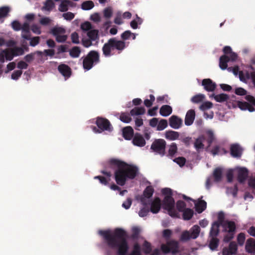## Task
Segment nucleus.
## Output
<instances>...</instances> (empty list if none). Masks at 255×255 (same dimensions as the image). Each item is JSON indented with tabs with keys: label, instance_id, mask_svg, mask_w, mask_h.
<instances>
[{
	"label": "nucleus",
	"instance_id": "1",
	"mask_svg": "<svg viewBox=\"0 0 255 255\" xmlns=\"http://www.w3.org/2000/svg\"><path fill=\"white\" fill-rule=\"evenodd\" d=\"M98 233L110 249L117 251V255H127L129 246L126 239L127 233L124 230L116 228L113 232L110 230H100ZM129 255H141L140 247L138 243L134 244L133 250Z\"/></svg>",
	"mask_w": 255,
	"mask_h": 255
},
{
	"label": "nucleus",
	"instance_id": "2",
	"mask_svg": "<svg viewBox=\"0 0 255 255\" xmlns=\"http://www.w3.org/2000/svg\"><path fill=\"white\" fill-rule=\"evenodd\" d=\"M106 169L115 170V179L120 186L125 185L128 179H133L138 174V168L133 164H128L118 159L111 158L106 164Z\"/></svg>",
	"mask_w": 255,
	"mask_h": 255
},
{
	"label": "nucleus",
	"instance_id": "3",
	"mask_svg": "<svg viewBox=\"0 0 255 255\" xmlns=\"http://www.w3.org/2000/svg\"><path fill=\"white\" fill-rule=\"evenodd\" d=\"M161 192L164 195L162 202L163 209L166 210L168 214L171 217L179 218V214L175 208V201L172 197V190L168 188H165L162 189Z\"/></svg>",
	"mask_w": 255,
	"mask_h": 255
},
{
	"label": "nucleus",
	"instance_id": "4",
	"mask_svg": "<svg viewBox=\"0 0 255 255\" xmlns=\"http://www.w3.org/2000/svg\"><path fill=\"white\" fill-rule=\"evenodd\" d=\"M127 46L128 45L125 41L119 40L114 37L109 39L107 42L104 44L102 47V51L103 55L105 57H108L113 55L112 53V51L117 50L118 53L120 54Z\"/></svg>",
	"mask_w": 255,
	"mask_h": 255
},
{
	"label": "nucleus",
	"instance_id": "5",
	"mask_svg": "<svg viewBox=\"0 0 255 255\" xmlns=\"http://www.w3.org/2000/svg\"><path fill=\"white\" fill-rule=\"evenodd\" d=\"M161 253L164 255L170 254L171 255H179V246L177 241L171 240L167 241L166 244L161 245L160 250L155 249L151 251L150 255H161Z\"/></svg>",
	"mask_w": 255,
	"mask_h": 255
},
{
	"label": "nucleus",
	"instance_id": "6",
	"mask_svg": "<svg viewBox=\"0 0 255 255\" xmlns=\"http://www.w3.org/2000/svg\"><path fill=\"white\" fill-rule=\"evenodd\" d=\"M100 55L98 51H90L88 54L83 58V66L86 70H90L94 65L100 62Z\"/></svg>",
	"mask_w": 255,
	"mask_h": 255
},
{
	"label": "nucleus",
	"instance_id": "7",
	"mask_svg": "<svg viewBox=\"0 0 255 255\" xmlns=\"http://www.w3.org/2000/svg\"><path fill=\"white\" fill-rule=\"evenodd\" d=\"M221 226L223 228V232L227 233L224 237L223 242L229 243L234 238L236 230V224L234 221L226 220Z\"/></svg>",
	"mask_w": 255,
	"mask_h": 255
},
{
	"label": "nucleus",
	"instance_id": "8",
	"mask_svg": "<svg viewBox=\"0 0 255 255\" xmlns=\"http://www.w3.org/2000/svg\"><path fill=\"white\" fill-rule=\"evenodd\" d=\"M200 228L198 225H194L189 231H183L180 240L182 242H187L190 239H195L199 235Z\"/></svg>",
	"mask_w": 255,
	"mask_h": 255
},
{
	"label": "nucleus",
	"instance_id": "9",
	"mask_svg": "<svg viewBox=\"0 0 255 255\" xmlns=\"http://www.w3.org/2000/svg\"><path fill=\"white\" fill-rule=\"evenodd\" d=\"M166 142L163 139H156L152 143L150 149L152 152L163 156L165 154Z\"/></svg>",
	"mask_w": 255,
	"mask_h": 255
},
{
	"label": "nucleus",
	"instance_id": "10",
	"mask_svg": "<svg viewBox=\"0 0 255 255\" xmlns=\"http://www.w3.org/2000/svg\"><path fill=\"white\" fill-rule=\"evenodd\" d=\"M96 124L102 131H111L113 129L110 121L106 118L98 117Z\"/></svg>",
	"mask_w": 255,
	"mask_h": 255
},
{
	"label": "nucleus",
	"instance_id": "11",
	"mask_svg": "<svg viewBox=\"0 0 255 255\" xmlns=\"http://www.w3.org/2000/svg\"><path fill=\"white\" fill-rule=\"evenodd\" d=\"M101 173L106 176L108 178L102 176H96L94 177L95 179H98L100 182L104 185H108L109 182L111 180L110 177L112 176V173L110 171H108L106 170H103L101 171Z\"/></svg>",
	"mask_w": 255,
	"mask_h": 255
},
{
	"label": "nucleus",
	"instance_id": "12",
	"mask_svg": "<svg viewBox=\"0 0 255 255\" xmlns=\"http://www.w3.org/2000/svg\"><path fill=\"white\" fill-rule=\"evenodd\" d=\"M243 149L238 143L232 144L230 146V153L232 156L240 158L242 155Z\"/></svg>",
	"mask_w": 255,
	"mask_h": 255
},
{
	"label": "nucleus",
	"instance_id": "13",
	"mask_svg": "<svg viewBox=\"0 0 255 255\" xmlns=\"http://www.w3.org/2000/svg\"><path fill=\"white\" fill-rule=\"evenodd\" d=\"M202 85L208 92H213L216 88V84L210 79H204L202 81Z\"/></svg>",
	"mask_w": 255,
	"mask_h": 255
},
{
	"label": "nucleus",
	"instance_id": "14",
	"mask_svg": "<svg viewBox=\"0 0 255 255\" xmlns=\"http://www.w3.org/2000/svg\"><path fill=\"white\" fill-rule=\"evenodd\" d=\"M132 142L133 145L143 147L145 145L146 142L143 136L139 133H135L132 138Z\"/></svg>",
	"mask_w": 255,
	"mask_h": 255
},
{
	"label": "nucleus",
	"instance_id": "15",
	"mask_svg": "<svg viewBox=\"0 0 255 255\" xmlns=\"http://www.w3.org/2000/svg\"><path fill=\"white\" fill-rule=\"evenodd\" d=\"M169 124L172 128L178 129L182 124V120L177 116L173 115L169 119Z\"/></svg>",
	"mask_w": 255,
	"mask_h": 255
},
{
	"label": "nucleus",
	"instance_id": "16",
	"mask_svg": "<svg viewBox=\"0 0 255 255\" xmlns=\"http://www.w3.org/2000/svg\"><path fill=\"white\" fill-rule=\"evenodd\" d=\"M161 205V201L159 197H156L151 202L150 211L153 214H156L158 213Z\"/></svg>",
	"mask_w": 255,
	"mask_h": 255
},
{
	"label": "nucleus",
	"instance_id": "17",
	"mask_svg": "<svg viewBox=\"0 0 255 255\" xmlns=\"http://www.w3.org/2000/svg\"><path fill=\"white\" fill-rule=\"evenodd\" d=\"M59 72L65 78H69L71 75V68L65 64H60L58 67Z\"/></svg>",
	"mask_w": 255,
	"mask_h": 255
},
{
	"label": "nucleus",
	"instance_id": "18",
	"mask_svg": "<svg viewBox=\"0 0 255 255\" xmlns=\"http://www.w3.org/2000/svg\"><path fill=\"white\" fill-rule=\"evenodd\" d=\"M195 118V112L194 110L191 109L188 111L185 118V124L186 126H190L193 123Z\"/></svg>",
	"mask_w": 255,
	"mask_h": 255
},
{
	"label": "nucleus",
	"instance_id": "19",
	"mask_svg": "<svg viewBox=\"0 0 255 255\" xmlns=\"http://www.w3.org/2000/svg\"><path fill=\"white\" fill-rule=\"evenodd\" d=\"M248 176V170L246 168L242 167L239 168L238 171V180L242 183L246 180Z\"/></svg>",
	"mask_w": 255,
	"mask_h": 255
},
{
	"label": "nucleus",
	"instance_id": "20",
	"mask_svg": "<svg viewBox=\"0 0 255 255\" xmlns=\"http://www.w3.org/2000/svg\"><path fill=\"white\" fill-rule=\"evenodd\" d=\"M246 251L248 253L253 254L255 253V240L250 238L246 242L245 246Z\"/></svg>",
	"mask_w": 255,
	"mask_h": 255
},
{
	"label": "nucleus",
	"instance_id": "21",
	"mask_svg": "<svg viewBox=\"0 0 255 255\" xmlns=\"http://www.w3.org/2000/svg\"><path fill=\"white\" fill-rule=\"evenodd\" d=\"M134 135L133 129L131 127H127L123 129V136L125 139L130 140Z\"/></svg>",
	"mask_w": 255,
	"mask_h": 255
},
{
	"label": "nucleus",
	"instance_id": "22",
	"mask_svg": "<svg viewBox=\"0 0 255 255\" xmlns=\"http://www.w3.org/2000/svg\"><path fill=\"white\" fill-rule=\"evenodd\" d=\"M220 225L217 222H213L212 224L209 233V237H217L219 234V227Z\"/></svg>",
	"mask_w": 255,
	"mask_h": 255
},
{
	"label": "nucleus",
	"instance_id": "23",
	"mask_svg": "<svg viewBox=\"0 0 255 255\" xmlns=\"http://www.w3.org/2000/svg\"><path fill=\"white\" fill-rule=\"evenodd\" d=\"M165 138L170 140L177 139L179 137V133L177 131L169 130L165 132Z\"/></svg>",
	"mask_w": 255,
	"mask_h": 255
},
{
	"label": "nucleus",
	"instance_id": "24",
	"mask_svg": "<svg viewBox=\"0 0 255 255\" xmlns=\"http://www.w3.org/2000/svg\"><path fill=\"white\" fill-rule=\"evenodd\" d=\"M209 247L212 251H216L219 245V239L215 237H209Z\"/></svg>",
	"mask_w": 255,
	"mask_h": 255
},
{
	"label": "nucleus",
	"instance_id": "25",
	"mask_svg": "<svg viewBox=\"0 0 255 255\" xmlns=\"http://www.w3.org/2000/svg\"><path fill=\"white\" fill-rule=\"evenodd\" d=\"M75 5L73 1H61L59 7V10L60 11H66L68 9L69 6H74Z\"/></svg>",
	"mask_w": 255,
	"mask_h": 255
},
{
	"label": "nucleus",
	"instance_id": "26",
	"mask_svg": "<svg viewBox=\"0 0 255 255\" xmlns=\"http://www.w3.org/2000/svg\"><path fill=\"white\" fill-rule=\"evenodd\" d=\"M172 112V109L171 107L169 105L162 106L159 111L160 114L163 117H167L170 115Z\"/></svg>",
	"mask_w": 255,
	"mask_h": 255
},
{
	"label": "nucleus",
	"instance_id": "27",
	"mask_svg": "<svg viewBox=\"0 0 255 255\" xmlns=\"http://www.w3.org/2000/svg\"><path fill=\"white\" fill-rule=\"evenodd\" d=\"M230 61L228 56L223 55L220 58L219 66L222 70H225L228 67V62Z\"/></svg>",
	"mask_w": 255,
	"mask_h": 255
},
{
	"label": "nucleus",
	"instance_id": "28",
	"mask_svg": "<svg viewBox=\"0 0 255 255\" xmlns=\"http://www.w3.org/2000/svg\"><path fill=\"white\" fill-rule=\"evenodd\" d=\"M205 139V137L203 135L199 136L196 139L194 142V146L197 151H199L200 149H203L204 148V145L203 142Z\"/></svg>",
	"mask_w": 255,
	"mask_h": 255
},
{
	"label": "nucleus",
	"instance_id": "29",
	"mask_svg": "<svg viewBox=\"0 0 255 255\" xmlns=\"http://www.w3.org/2000/svg\"><path fill=\"white\" fill-rule=\"evenodd\" d=\"M207 207V203L204 200H200L195 205L196 211L198 213L203 212Z\"/></svg>",
	"mask_w": 255,
	"mask_h": 255
},
{
	"label": "nucleus",
	"instance_id": "30",
	"mask_svg": "<svg viewBox=\"0 0 255 255\" xmlns=\"http://www.w3.org/2000/svg\"><path fill=\"white\" fill-rule=\"evenodd\" d=\"M222 169L218 167L214 169L213 173L214 180L216 182H219L221 181L222 178Z\"/></svg>",
	"mask_w": 255,
	"mask_h": 255
},
{
	"label": "nucleus",
	"instance_id": "31",
	"mask_svg": "<svg viewBox=\"0 0 255 255\" xmlns=\"http://www.w3.org/2000/svg\"><path fill=\"white\" fill-rule=\"evenodd\" d=\"M3 53H4L6 60L8 61L12 60L14 56H17V54L14 52L13 49H5L3 50Z\"/></svg>",
	"mask_w": 255,
	"mask_h": 255
},
{
	"label": "nucleus",
	"instance_id": "32",
	"mask_svg": "<svg viewBox=\"0 0 255 255\" xmlns=\"http://www.w3.org/2000/svg\"><path fill=\"white\" fill-rule=\"evenodd\" d=\"M145 112V109L143 107H135L133 109H132L130 112V114L132 116H139V115H143Z\"/></svg>",
	"mask_w": 255,
	"mask_h": 255
},
{
	"label": "nucleus",
	"instance_id": "33",
	"mask_svg": "<svg viewBox=\"0 0 255 255\" xmlns=\"http://www.w3.org/2000/svg\"><path fill=\"white\" fill-rule=\"evenodd\" d=\"M214 99L217 102L222 103L227 101L229 99V96L226 94H220L218 95H213Z\"/></svg>",
	"mask_w": 255,
	"mask_h": 255
},
{
	"label": "nucleus",
	"instance_id": "34",
	"mask_svg": "<svg viewBox=\"0 0 255 255\" xmlns=\"http://www.w3.org/2000/svg\"><path fill=\"white\" fill-rule=\"evenodd\" d=\"M36 54L39 56H41L42 54V52L40 51H36L34 52L31 53L25 56L24 59L26 62L30 63L34 59V56Z\"/></svg>",
	"mask_w": 255,
	"mask_h": 255
},
{
	"label": "nucleus",
	"instance_id": "35",
	"mask_svg": "<svg viewBox=\"0 0 255 255\" xmlns=\"http://www.w3.org/2000/svg\"><path fill=\"white\" fill-rule=\"evenodd\" d=\"M81 52V49L78 46H74L69 50V55L72 58H78Z\"/></svg>",
	"mask_w": 255,
	"mask_h": 255
},
{
	"label": "nucleus",
	"instance_id": "36",
	"mask_svg": "<svg viewBox=\"0 0 255 255\" xmlns=\"http://www.w3.org/2000/svg\"><path fill=\"white\" fill-rule=\"evenodd\" d=\"M142 250L144 254L149 255L152 251L151 244L147 241H144L142 245Z\"/></svg>",
	"mask_w": 255,
	"mask_h": 255
},
{
	"label": "nucleus",
	"instance_id": "37",
	"mask_svg": "<svg viewBox=\"0 0 255 255\" xmlns=\"http://www.w3.org/2000/svg\"><path fill=\"white\" fill-rule=\"evenodd\" d=\"M206 140L208 143V146H210L211 144L215 140V135L213 131L211 130H208L206 132Z\"/></svg>",
	"mask_w": 255,
	"mask_h": 255
},
{
	"label": "nucleus",
	"instance_id": "38",
	"mask_svg": "<svg viewBox=\"0 0 255 255\" xmlns=\"http://www.w3.org/2000/svg\"><path fill=\"white\" fill-rule=\"evenodd\" d=\"M99 30L97 29H91L87 33L88 37L93 41L99 40V36L98 35Z\"/></svg>",
	"mask_w": 255,
	"mask_h": 255
},
{
	"label": "nucleus",
	"instance_id": "39",
	"mask_svg": "<svg viewBox=\"0 0 255 255\" xmlns=\"http://www.w3.org/2000/svg\"><path fill=\"white\" fill-rule=\"evenodd\" d=\"M183 212V219L184 220H190L193 216L194 212L191 209L186 208Z\"/></svg>",
	"mask_w": 255,
	"mask_h": 255
},
{
	"label": "nucleus",
	"instance_id": "40",
	"mask_svg": "<svg viewBox=\"0 0 255 255\" xmlns=\"http://www.w3.org/2000/svg\"><path fill=\"white\" fill-rule=\"evenodd\" d=\"M205 98V96L204 94H199L193 96L191 101L193 103L198 104L202 102Z\"/></svg>",
	"mask_w": 255,
	"mask_h": 255
},
{
	"label": "nucleus",
	"instance_id": "41",
	"mask_svg": "<svg viewBox=\"0 0 255 255\" xmlns=\"http://www.w3.org/2000/svg\"><path fill=\"white\" fill-rule=\"evenodd\" d=\"M177 146L175 143L172 142L169 146L168 155L171 157L174 156L177 151Z\"/></svg>",
	"mask_w": 255,
	"mask_h": 255
},
{
	"label": "nucleus",
	"instance_id": "42",
	"mask_svg": "<svg viewBox=\"0 0 255 255\" xmlns=\"http://www.w3.org/2000/svg\"><path fill=\"white\" fill-rule=\"evenodd\" d=\"M154 192V189L151 186H148L144 189L143 194L144 197L150 198L152 197Z\"/></svg>",
	"mask_w": 255,
	"mask_h": 255
},
{
	"label": "nucleus",
	"instance_id": "43",
	"mask_svg": "<svg viewBox=\"0 0 255 255\" xmlns=\"http://www.w3.org/2000/svg\"><path fill=\"white\" fill-rule=\"evenodd\" d=\"M65 32V30L62 27H54L51 29V33L55 36Z\"/></svg>",
	"mask_w": 255,
	"mask_h": 255
},
{
	"label": "nucleus",
	"instance_id": "44",
	"mask_svg": "<svg viewBox=\"0 0 255 255\" xmlns=\"http://www.w3.org/2000/svg\"><path fill=\"white\" fill-rule=\"evenodd\" d=\"M94 6L93 1H84L81 4V8L84 10H90Z\"/></svg>",
	"mask_w": 255,
	"mask_h": 255
},
{
	"label": "nucleus",
	"instance_id": "45",
	"mask_svg": "<svg viewBox=\"0 0 255 255\" xmlns=\"http://www.w3.org/2000/svg\"><path fill=\"white\" fill-rule=\"evenodd\" d=\"M54 7L53 1H45L44 6L42 8V10L50 11Z\"/></svg>",
	"mask_w": 255,
	"mask_h": 255
},
{
	"label": "nucleus",
	"instance_id": "46",
	"mask_svg": "<svg viewBox=\"0 0 255 255\" xmlns=\"http://www.w3.org/2000/svg\"><path fill=\"white\" fill-rule=\"evenodd\" d=\"M168 126L167 121L165 119H161L158 123L157 130L161 131L165 129Z\"/></svg>",
	"mask_w": 255,
	"mask_h": 255
},
{
	"label": "nucleus",
	"instance_id": "47",
	"mask_svg": "<svg viewBox=\"0 0 255 255\" xmlns=\"http://www.w3.org/2000/svg\"><path fill=\"white\" fill-rule=\"evenodd\" d=\"M227 248L229 251L235 255L237 252L238 246L235 242L232 241L230 243L229 247Z\"/></svg>",
	"mask_w": 255,
	"mask_h": 255
},
{
	"label": "nucleus",
	"instance_id": "48",
	"mask_svg": "<svg viewBox=\"0 0 255 255\" xmlns=\"http://www.w3.org/2000/svg\"><path fill=\"white\" fill-rule=\"evenodd\" d=\"M120 119L124 123H128L131 121V118L128 113H122Z\"/></svg>",
	"mask_w": 255,
	"mask_h": 255
},
{
	"label": "nucleus",
	"instance_id": "49",
	"mask_svg": "<svg viewBox=\"0 0 255 255\" xmlns=\"http://www.w3.org/2000/svg\"><path fill=\"white\" fill-rule=\"evenodd\" d=\"M246 237L244 233H241L237 236V242L239 246H242L244 244Z\"/></svg>",
	"mask_w": 255,
	"mask_h": 255
},
{
	"label": "nucleus",
	"instance_id": "50",
	"mask_svg": "<svg viewBox=\"0 0 255 255\" xmlns=\"http://www.w3.org/2000/svg\"><path fill=\"white\" fill-rule=\"evenodd\" d=\"M132 33L130 30H126L124 31L121 35L122 41H125L128 40L132 35Z\"/></svg>",
	"mask_w": 255,
	"mask_h": 255
},
{
	"label": "nucleus",
	"instance_id": "51",
	"mask_svg": "<svg viewBox=\"0 0 255 255\" xmlns=\"http://www.w3.org/2000/svg\"><path fill=\"white\" fill-rule=\"evenodd\" d=\"M173 161L178 164L180 167H182L185 165L186 160L183 157H178L174 158Z\"/></svg>",
	"mask_w": 255,
	"mask_h": 255
},
{
	"label": "nucleus",
	"instance_id": "52",
	"mask_svg": "<svg viewBox=\"0 0 255 255\" xmlns=\"http://www.w3.org/2000/svg\"><path fill=\"white\" fill-rule=\"evenodd\" d=\"M176 208L179 212H182L185 209L186 204L185 203L182 201L179 200L177 202L176 204Z\"/></svg>",
	"mask_w": 255,
	"mask_h": 255
},
{
	"label": "nucleus",
	"instance_id": "53",
	"mask_svg": "<svg viewBox=\"0 0 255 255\" xmlns=\"http://www.w3.org/2000/svg\"><path fill=\"white\" fill-rule=\"evenodd\" d=\"M140 233V229L136 227H133L132 229V234L131 235V238L132 239H137L139 237V234Z\"/></svg>",
	"mask_w": 255,
	"mask_h": 255
},
{
	"label": "nucleus",
	"instance_id": "54",
	"mask_svg": "<svg viewBox=\"0 0 255 255\" xmlns=\"http://www.w3.org/2000/svg\"><path fill=\"white\" fill-rule=\"evenodd\" d=\"M150 99H145L144 101V104L146 107H150L152 105L153 102L155 101V97L153 95H149Z\"/></svg>",
	"mask_w": 255,
	"mask_h": 255
},
{
	"label": "nucleus",
	"instance_id": "55",
	"mask_svg": "<svg viewBox=\"0 0 255 255\" xmlns=\"http://www.w3.org/2000/svg\"><path fill=\"white\" fill-rule=\"evenodd\" d=\"M213 106V104L211 102H205L202 103L200 106V109L202 111H205L211 108Z\"/></svg>",
	"mask_w": 255,
	"mask_h": 255
},
{
	"label": "nucleus",
	"instance_id": "56",
	"mask_svg": "<svg viewBox=\"0 0 255 255\" xmlns=\"http://www.w3.org/2000/svg\"><path fill=\"white\" fill-rule=\"evenodd\" d=\"M92 25L89 21H86L83 23L81 25V28L83 31H90L92 29Z\"/></svg>",
	"mask_w": 255,
	"mask_h": 255
},
{
	"label": "nucleus",
	"instance_id": "57",
	"mask_svg": "<svg viewBox=\"0 0 255 255\" xmlns=\"http://www.w3.org/2000/svg\"><path fill=\"white\" fill-rule=\"evenodd\" d=\"M40 42V37L38 36L30 38L29 44L31 46L34 47Z\"/></svg>",
	"mask_w": 255,
	"mask_h": 255
},
{
	"label": "nucleus",
	"instance_id": "58",
	"mask_svg": "<svg viewBox=\"0 0 255 255\" xmlns=\"http://www.w3.org/2000/svg\"><path fill=\"white\" fill-rule=\"evenodd\" d=\"M9 11V9L8 7L4 6L0 8V18H2L7 15Z\"/></svg>",
	"mask_w": 255,
	"mask_h": 255
},
{
	"label": "nucleus",
	"instance_id": "59",
	"mask_svg": "<svg viewBox=\"0 0 255 255\" xmlns=\"http://www.w3.org/2000/svg\"><path fill=\"white\" fill-rule=\"evenodd\" d=\"M150 211L148 207H144L139 211L138 215L141 217H144L147 215Z\"/></svg>",
	"mask_w": 255,
	"mask_h": 255
},
{
	"label": "nucleus",
	"instance_id": "60",
	"mask_svg": "<svg viewBox=\"0 0 255 255\" xmlns=\"http://www.w3.org/2000/svg\"><path fill=\"white\" fill-rule=\"evenodd\" d=\"M22 71L21 70H15L11 74V78L13 80H17L22 75Z\"/></svg>",
	"mask_w": 255,
	"mask_h": 255
},
{
	"label": "nucleus",
	"instance_id": "61",
	"mask_svg": "<svg viewBox=\"0 0 255 255\" xmlns=\"http://www.w3.org/2000/svg\"><path fill=\"white\" fill-rule=\"evenodd\" d=\"M224 221V214L223 212H221L219 213L218 216V221L214 222H217L219 225L221 226L225 223Z\"/></svg>",
	"mask_w": 255,
	"mask_h": 255
},
{
	"label": "nucleus",
	"instance_id": "62",
	"mask_svg": "<svg viewBox=\"0 0 255 255\" xmlns=\"http://www.w3.org/2000/svg\"><path fill=\"white\" fill-rule=\"evenodd\" d=\"M112 9L111 7H107L104 10V15L107 18H110L112 15Z\"/></svg>",
	"mask_w": 255,
	"mask_h": 255
},
{
	"label": "nucleus",
	"instance_id": "63",
	"mask_svg": "<svg viewBox=\"0 0 255 255\" xmlns=\"http://www.w3.org/2000/svg\"><path fill=\"white\" fill-rule=\"evenodd\" d=\"M11 26L15 31H18L21 29V24L17 20H14L11 23Z\"/></svg>",
	"mask_w": 255,
	"mask_h": 255
},
{
	"label": "nucleus",
	"instance_id": "64",
	"mask_svg": "<svg viewBox=\"0 0 255 255\" xmlns=\"http://www.w3.org/2000/svg\"><path fill=\"white\" fill-rule=\"evenodd\" d=\"M172 235V231L169 229H165L163 231L162 236L166 240H168Z\"/></svg>",
	"mask_w": 255,
	"mask_h": 255
}]
</instances>
